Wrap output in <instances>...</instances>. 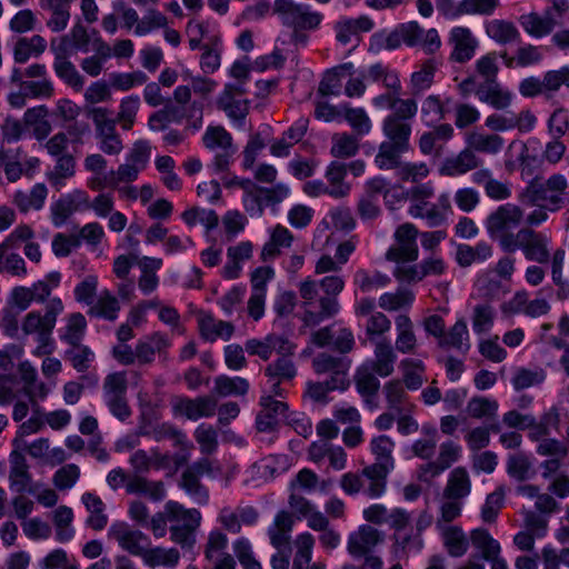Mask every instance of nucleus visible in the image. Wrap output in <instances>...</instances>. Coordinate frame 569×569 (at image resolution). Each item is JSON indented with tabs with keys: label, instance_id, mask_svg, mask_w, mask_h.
Returning a JSON list of instances; mask_svg holds the SVG:
<instances>
[{
	"label": "nucleus",
	"instance_id": "obj_21",
	"mask_svg": "<svg viewBox=\"0 0 569 569\" xmlns=\"http://www.w3.org/2000/svg\"><path fill=\"white\" fill-rule=\"evenodd\" d=\"M462 448L452 440L440 445L437 459L422 465L419 468L418 478L422 481H429L445 470L449 469L461 457Z\"/></svg>",
	"mask_w": 569,
	"mask_h": 569
},
{
	"label": "nucleus",
	"instance_id": "obj_42",
	"mask_svg": "<svg viewBox=\"0 0 569 569\" xmlns=\"http://www.w3.org/2000/svg\"><path fill=\"white\" fill-rule=\"evenodd\" d=\"M438 347L445 350L456 349L467 352L470 348V336L466 320L459 319L448 331L445 330Z\"/></svg>",
	"mask_w": 569,
	"mask_h": 569
},
{
	"label": "nucleus",
	"instance_id": "obj_10",
	"mask_svg": "<svg viewBox=\"0 0 569 569\" xmlns=\"http://www.w3.org/2000/svg\"><path fill=\"white\" fill-rule=\"evenodd\" d=\"M368 78L386 90V92L372 99V104L376 108L383 110L386 107H393L400 101H406V99L400 97L402 84L399 72L396 69L378 62L369 67Z\"/></svg>",
	"mask_w": 569,
	"mask_h": 569
},
{
	"label": "nucleus",
	"instance_id": "obj_6",
	"mask_svg": "<svg viewBox=\"0 0 569 569\" xmlns=\"http://www.w3.org/2000/svg\"><path fill=\"white\" fill-rule=\"evenodd\" d=\"M435 188L431 182L412 186L406 192L409 200V213L413 218L423 219L429 227H438L447 220L451 210V201L448 193H441L437 202H432Z\"/></svg>",
	"mask_w": 569,
	"mask_h": 569
},
{
	"label": "nucleus",
	"instance_id": "obj_38",
	"mask_svg": "<svg viewBox=\"0 0 569 569\" xmlns=\"http://www.w3.org/2000/svg\"><path fill=\"white\" fill-rule=\"evenodd\" d=\"M49 190L44 183H36L29 192L18 190L13 193L12 203L21 213L40 210L44 206Z\"/></svg>",
	"mask_w": 569,
	"mask_h": 569
},
{
	"label": "nucleus",
	"instance_id": "obj_49",
	"mask_svg": "<svg viewBox=\"0 0 569 569\" xmlns=\"http://www.w3.org/2000/svg\"><path fill=\"white\" fill-rule=\"evenodd\" d=\"M393 449L395 442L390 437L385 435L373 437L370 441V451L375 457L372 465L391 471L395 468Z\"/></svg>",
	"mask_w": 569,
	"mask_h": 569
},
{
	"label": "nucleus",
	"instance_id": "obj_3",
	"mask_svg": "<svg viewBox=\"0 0 569 569\" xmlns=\"http://www.w3.org/2000/svg\"><path fill=\"white\" fill-rule=\"evenodd\" d=\"M64 309L60 298H51L44 308V313L38 310L29 311L23 316L20 322V329L23 336H34L37 347L32 351L36 357L49 356L54 350L52 332L57 323L58 316Z\"/></svg>",
	"mask_w": 569,
	"mask_h": 569
},
{
	"label": "nucleus",
	"instance_id": "obj_4",
	"mask_svg": "<svg viewBox=\"0 0 569 569\" xmlns=\"http://www.w3.org/2000/svg\"><path fill=\"white\" fill-rule=\"evenodd\" d=\"M496 51L480 56L475 64V73L483 81L479 83L477 98L496 110H505L511 106L512 93L498 81L500 66Z\"/></svg>",
	"mask_w": 569,
	"mask_h": 569
},
{
	"label": "nucleus",
	"instance_id": "obj_39",
	"mask_svg": "<svg viewBox=\"0 0 569 569\" xmlns=\"http://www.w3.org/2000/svg\"><path fill=\"white\" fill-rule=\"evenodd\" d=\"M295 240L293 233L284 226L277 224L264 243L260 257L262 261L273 260L280 256L282 249H289Z\"/></svg>",
	"mask_w": 569,
	"mask_h": 569
},
{
	"label": "nucleus",
	"instance_id": "obj_56",
	"mask_svg": "<svg viewBox=\"0 0 569 569\" xmlns=\"http://www.w3.org/2000/svg\"><path fill=\"white\" fill-rule=\"evenodd\" d=\"M126 489L128 493H143L153 501H161L166 497V487L162 481H150L139 476L129 479Z\"/></svg>",
	"mask_w": 569,
	"mask_h": 569
},
{
	"label": "nucleus",
	"instance_id": "obj_24",
	"mask_svg": "<svg viewBox=\"0 0 569 569\" xmlns=\"http://www.w3.org/2000/svg\"><path fill=\"white\" fill-rule=\"evenodd\" d=\"M449 44L452 47L450 61L456 63H466L475 56L479 47V41L467 27H455L450 30Z\"/></svg>",
	"mask_w": 569,
	"mask_h": 569
},
{
	"label": "nucleus",
	"instance_id": "obj_11",
	"mask_svg": "<svg viewBox=\"0 0 569 569\" xmlns=\"http://www.w3.org/2000/svg\"><path fill=\"white\" fill-rule=\"evenodd\" d=\"M521 250L525 258L538 263H547L550 260L549 238L547 234L530 227H522L510 239V246L505 252L513 253Z\"/></svg>",
	"mask_w": 569,
	"mask_h": 569
},
{
	"label": "nucleus",
	"instance_id": "obj_60",
	"mask_svg": "<svg viewBox=\"0 0 569 569\" xmlns=\"http://www.w3.org/2000/svg\"><path fill=\"white\" fill-rule=\"evenodd\" d=\"M470 542L477 549L483 560L493 555L501 553V546L485 528H476L470 531Z\"/></svg>",
	"mask_w": 569,
	"mask_h": 569
},
{
	"label": "nucleus",
	"instance_id": "obj_17",
	"mask_svg": "<svg viewBox=\"0 0 569 569\" xmlns=\"http://www.w3.org/2000/svg\"><path fill=\"white\" fill-rule=\"evenodd\" d=\"M386 535L373 523L360 525L347 538V551L353 558H361L383 545Z\"/></svg>",
	"mask_w": 569,
	"mask_h": 569
},
{
	"label": "nucleus",
	"instance_id": "obj_18",
	"mask_svg": "<svg viewBox=\"0 0 569 569\" xmlns=\"http://www.w3.org/2000/svg\"><path fill=\"white\" fill-rule=\"evenodd\" d=\"M401 156L397 154V157L393 156L375 163L380 170H395L396 177L402 182L421 184L420 181L430 176L429 164L423 161H403Z\"/></svg>",
	"mask_w": 569,
	"mask_h": 569
},
{
	"label": "nucleus",
	"instance_id": "obj_48",
	"mask_svg": "<svg viewBox=\"0 0 569 569\" xmlns=\"http://www.w3.org/2000/svg\"><path fill=\"white\" fill-rule=\"evenodd\" d=\"M486 34L499 44L517 42L520 39V32L512 21L503 19H493L485 26Z\"/></svg>",
	"mask_w": 569,
	"mask_h": 569
},
{
	"label": "nucleus",
	"instance_id": "obj_53",
	"mask_svg": "<svg viewBox=\"0 0 569 569\" xmlns=\"http://www.w3.org/2000/svg\"><path fill=\"white\" fill-rule=\"evenodd\" d=\"M493 254L492 246L487 242H479L475 247L460 244L457 248L456 259L460 267H469L475 262H483Z\"/></svg>",
	"mask_w": 569,
	"mask_h": 569
},
{
	"label": "nucleus",
	"instance_id": "obj_41",
	"mask_svg": "<svg viewBox=\"0 0 569 569\" xmlns=\"http://www.w3.org/2000/svg\"><path fill=\"white\" fill-rule=\"evenodd\" d=\"M520 26L522 29L533 38H542L552 32L557 26V20L550 16V10L540 16L538 12H529L520 16Z\"/></svg>",
	"mask_w": 569,
	"mask_h": 569
},
{
	"label": "nucleus",
	"instance_id": "obj_32",
	"mask_svg": "<svg viewBox=\"0 0 569 569\" xmlns=\"http://www.w3.org/2000/svg\"><path fill=\"white\" fill-rule=\"evenodd\" d=\"M373 28V22L366 16L356 19H341L335 24L336 39L341 44H349L359 41L362 32H368Z\"/></svg>",
	"mask_w": 569,
	"mask_h": 569
},
{
	"label": "nucleus",
	"instance_id": "obj_12",
	"mask_svg": "<svg viewBox=\"0 0 569 569\" xmlns=\"http://www.w3.org/2000/svg\"><path fill=\"white\" fill-rule=\"evenodd\" d=\"M128 385L126 371L108 373L102 383L103 397L108 408L114 417L122 421L131 415L127 398Z\"/></svg>",
	"mask_w": 569,
	"mask_h": 569
},
{
	"label": "nucleus",
	"instance_id": "obj_5",
	"mask_svg": "<svg viewBox=\"0 0 569 569\" xmlns=\"http://www.w3.org/2000/svg\"><path fill=\"white\" fill-rule=\"evenodd\" d=\"M519 201L527 206L543 204L550 212L569 204V181L565 174L553 173L546 180L532 179L519 193Z\"/></svg>",
	"mask_w": 569,
	"mask_h": 569
},
{
	"label": "nucleus",
	"instance_id": "obj_36",
	"mask_svg": "<svg viewBox=\"0 0 569 569\" xmlns=\"http://www.w3.org/2000/svg\"><path fill=\"white\" fill-rule=\"evenodd\" d=\"M198 327L200 336L210 342H214L218 339L228 340L234 331L231 322L216 319L209 313H200L198 316Z\"/></svg>",
	"mask_w": 569,
	"mask_h": 569
},
{
	"label": "nucleus",
	"instance_id": "obj_27",
	"mask_svg": "<svg viewBox=\"0 0 569 569\" xmlns=\"http://www.w3.org/2000/svg\"><path fill=\"white\" fill-rule=\"evenodd\" d=\"M244 89L240 84H226L217 100L219 109L223 110L233 120H242L248 114L246 100L240 99Z\"/></svg>",
	"mask_w": 569,
	"mask_h": 569
},
{
	"label": "nucleus",
	"instance_id": "obj_29",
	"mask_svg": "<svg viewBox=\"0 0 569 569\" xmlns=\"http://www.w3.org/2000/svg\"><path fill=\"white\" fill-rule=\"evenodd\" d=\"M170 341L166 335L153 332L140 339L134 347L136 362L140 366L150 365L154 361L156 355L166 353Z\"/></svg>",
	"mask_w": 569,
	"mask_h": 569
},
{
	"label": "nucleus",
	"instance_id": "obj_33",
	"mask_svg": "<svg viewBox=\"0 0 569 569\" xmlns=\"http://www.w3.org/2000/svg\"><path fill=\"white\" fill-rule=\"evenodd\" d=\"M293 525L295 519L291 512L287 510H280L277 512L273 523L268 529V537L273 548H290Z\"/></svg>",
	"mask_w": 569,
	"mask_h": 569
},
{
	"label": "nucleus",
	"instance_id": "obj_40",
	"mask_svg": "<svg viewBox=\"0 0 569 569\" xmlns=\"http://www.w3.org/2000/svg\"><path fill=\"white\" fill-rule=\"evenodd\" d=\"M397 338L396 349L403 355H413L418 349V339L413 322L407 315H398L395 319Z\"/></svg>",
	"mask_w": 569,
	"mask_h": 569
},
{
	"label": "nucleus",
	"instance_id": "obj_61",
	"mask_svg": "<svg viewBox=\"0 0 569 569\" xmlns=\"http://www.w3.org/2000/svg\"><path fill=\"white\" fill-rule=\"evenodd\" d=\"M415 300L411 290L399 288L393 292H385L378 299L379 307L388 312L408 309Z\"/></svg>",
	"mask_w": 569,
	"mask_h": 569
},
{
	"label": "nucleus",
	"instance_id": "obj_63",
	"mask_svg": "<svg viewBox=\"0 0 569 569\" xmlns=\"http://www.w3.org/2000/svg\"><path fill=\"white\" fill-rule=\"evenodd\" d=\"M499 409L498 401L483 396H475L469 399L466 412L473 419H495Z\"/></svg>",
	"mask_w": 569,
	"mask_h": 569
},
{
	"label": "nucleus",
	"instance_id": "obj_43",
	"mask_svg": "<svg viewBox=\"0 0 569 569\" xmlns=\"http://www.w3.org/2000/svg\"><path fill=\"white\" fill-rule=\"evenodd\" d=\"M180 558L181 555L177 548H163L160 546L153 548L148 546L141 557L144 565L149 568H174L179 563Z\"/></svg>",
	"mask_w": 569,
	"mask_h": 569
},
{
	"label": "nucleus",
	"instance_id": "obj_47",
	"mask_svg": "<svg viewBox=\"0 0 569 569\" xmlns=\"http://www.w3.org/2000/svg\"><path fill=\"white\" fill-rule=\"evenodd\" d=\"M467 144L475 153L498 154L505 146V139L498 133L470 132L467 136Z\"/></svg>",
	"mask_w": 569,
	"mask_h": 569
},
{
	"label": "nucleus",
	"instance_id": "obj_28",
	"mask_svg": "<svg viewBox=\"0 0 569 569\" xmlns=\"http://www.w3.org/2000/svg\"><path fill=\"white\" fill-rule=\"evenodd\" d=\"M481 159L468 146L457 156L446 158L439 168V173L445 177H455L465 174L481 166Z\"/></svg>",
	"mask_w": 569,
	"mask_h": 569
},
{
	"label": "nucleus",
	"instance_id": "obj_59",
	"mask_svg": "<svg viewBox=\"0 0 569 569\" xmlns=\"http://www.w3.org/2000/svg\"><path fill=\"white\" fill-rule=\"evenodd\" d=\"M83 505L90 512L87 523L93 530H102L108 523V516L104 513L106 505L94 493L86 492L81 497Z\"/></svg>",
	"mask_w": 569,
	"mask_h": 569
},
{
	"label": "nucleus",
	"instance_id": "obj_15",
	"mask_svg": "<svg viewBox=\"0 0 569 569\" xmlns=\"http://www.w3.org/2000/svg\"><path fill=\"white\" fill-rule=\"evenodd\" d=\"M419 231L413 223L400 224L395 231L396 244L386 252V259L392 262L416 261L419 257L417 237Z\"/></svg>",
	"mask_w": 569,
	"mask_h": 569
},
{
	"label": "nucleus",
	"instance_id": "obj_13",
	"mask_svg": "<svg viewBox=\"0 0 569 569\" xmlns=\"http://www.w3.org/2000/svg\"><path fill=\"white\" fill-rule=\"evenodd\" d=\"M362 517L366 522L381 526L387 523L392 535L400 533L412 527V513L405 508L388 509L382 503H372L363 509Z\"/></svg>",
	"mask_w": 569,
	"mask_h": 569
},
{
	"label": "nucleus",
	"instance_id": "obj_14",
	"mask_svg": "<svg viewBox=\"0 0 569 569\" xmlns=\"http://www.w3.org/2000/svg\"><path fill=\"white\" fill-rule=\"evenodd\" d=\"M295 353H280L278 358L270 362L263 371L269 391L280 398L286 393L283 385L293 381L298 375V369L292 360Z\"/></svg>",
	"mask_w": 569,
	"mask_h": 569
},
{
	"label": "nucleus",
	"instance_id": "obj_45",
	"mask_svg": "<svg viewBox=\"0 0 569 569\" xmlns=\"http://www.w3.org/2000/svg\"><path fill=\"white\" fill-rule=\"evenodd\" d=\"M405 388L406 387L399 379H393L385 383L382 391L390 411L398 413L403 410L415 409V405L409 401V396Z\"/></svg>",
	"mask_w": 569,
	"mask_h": 569
},
{
	"label": "nucleus",
	"instance_id": "obj_2",
	"mask_svg": "<svg viewBox=\"0 0 569 569\" xmlns=\"http://www.w3.org/2000/svg\"><path fill=\"white\" fill-rule=\"evenodd\" d=\"M502 422L508 428L528 429V439L537 442V453H562V447L550 438L552 430H558L560 426V412L558 408L551 407L537 420L532 415H523L517 410L507 411L502 417Z\"/></svg>",
	"mask_w": 569,
	"mask_h": 569
},
{
	"label": "nucleus",
	"instance_id": "obj_7",
	"mask_svg": "<svg viewBox=\"0 0 569 569\" xmlns=\"http://www.w3.org/2000/svg\"><path fill=\"white\" fill-rule=\"evenodd\" d=\"M319 283L309 277L299 284L303 308L302 320L309 327L319 325L339 310L338 301H333L329 297H319Z\"/></svg>",
	"mask_w": 569,
	"mask_h": 569
},
{
	"label": "nucleus",
	"instance_id": "obj_64",
	"mask_svg": "<svg viewBox=\"0 0 569 569\" xmlns=\"http://www.w3.org/2000/svg\"><path fill=\"white\" fill-rule=\"evenodd\" d=\"M249 390V382L242 377L218 376L214 379L213 391L220 397L244 396Z\"/></svg>",
	"mask_w": 569,
	"mask_h": 569
},
{
	"label": "nucleus",
	"instance_id": "obj_37",
	"mask_svg": "<svg viewBox=\"0 0 569 569\" xmlns=\"http://www.w3.org/2000/svg\"><path fill=\"white\" fill-rule=\"evenodd\" d=\"M442 545L447 553L452 558H461L469 550L470 536L468 537L459 526H443L438 528Z\"/></svg>",
	"mask_w": 569,
	"mask_h": 569
},
{
	"label": "nucleus",
	"instance_id": "obj_51",
	"mask_svg": "<svg viewBox=\"0 0 569 569\" xmlns=\"http://www.w3.org/2000/svg\"><path fill=\"white\" fill-rule=\"evenodd\" d=\"M437 69V61L428 59L419 66L417 71L411 73L409 86L413 97L420 96L423 91L431 88Z\"/></svg>",
	"mask_w": 569,
	"mask_h": 569
},
{
	"label": "nucleus",
	"instance_id": "obj_31",
	"mask_svg": "<svg viewBox=\"0 0 569 569\" xmlns=\"http://www.w3.org/2000/svg\"><path fill=\"white\" fill-rule=\"evenodd\" d=\"M73 0H39L41 10L49 13L47 28L52 32L63 31L70 21V3Z\"/></svg>",
	"mask_w": 569,
	"mask_h": 569
},
{
	"label": "nucleus",
	"instance_id": "obj_58",
	"mask_svg": "<svg viewBox=\"0 0 569 569\" xmlns=\"http://www.w3.org/2000/svg\"><path fill=\"white\" fill-rule=\"evenodd\" d=\"M389 472L390 470L373 465H368L361 470V476L369 481L365 490L368 497L378 499L385 493Z\"/></svg>",
	"mask_w": 569,
	"mask_h": 569
},
{
	"label": "nucleus",
	"instance_id": "obj_57",
	"mask_svg": "<svg viewBox=\"0 0 569 569\" xmlns=\"http://www.w3.org/2000/svg\"><path fill=\"white\" fill-rule=\"evenodd\" d=\"M120 309L121 306L118 298L109 290H103L92 303L89 313L109 321H114L118 318Z\"/></svg>",
	"mask_w": 569,
	"mask_h": 569
},
{
	"label": "nucleus",
	"instance_id": "obj_8",
	"mask_svg": "<svg viewBox=\"0 0 569 569\" xmlns=\"http://www.w3.org/2000/svg\"><path fill=\"white\" fill-rule=\"evenodd\" d=\"M525 219V211L513 203L499 206L486 220V229L489 236L497 240L505 252L510 246V239H515L512 229L519 227Z\"/></svg>",
	"mask_w": 569,
	"mask_h": 569
},
{
	"label": "nucleus",
	"instance_id": "obj_62",
	"mask_svg": "<svg viewBox=\"0 0 569 569\" xmlns=\"http://www.w3.org/2000/svg\"><path fill=\"white\" fill-rule=\"evenodd\" d=\"M403 386L409 390H418L425 382V363L421 360L406 358L400 362Z\"/></svg>",
	"mask_w": 569,
	"mask_h": 569
},
{
	"label": "nucleus",
	"instance_id": "obj_34",
	"mask_svg": "<svg viewBox=\"0 0 569 569\" xmlns=\"http://www.w3.org/2000/svg\"><path fill=\"white\" fill-rule=\"evenodd\" d=\"M472 489L470 473L466 467L453 468L447 478L442 490V498L466 499Z\"/></svg>",
	"mask_w": 569,
	"mask_h": 569
},
{
	"label": "nucleus",
	"instance_id": "obj_44",
	"mask_svg": "<svg viewBox=\"0 0 569 569\" xmlns=\"http://www.w3.org/2000/svg\"><path fill=\"white\" fill-rule=\"evenodd\" d=\"M47 50V41L40 34L19 38L13 47V59L17 63H26L31 57H39Z\"/></svg>",
	"mask_w": 569,
	"mask_h": 569
},
{
	"label": "nucleus",
	"instance_id": "obj_19",
	"mask_svg": "<svg viewBox=\"0 0 569 569\" xmlns=\"http://www.w3.org/2000/svg\"><path fill=\"white\" fill-rule=\"evenodd\" d=\"M312 368L318 375H329L327 380L333 387L338 386L341 390H346L350 385L348 378L350 361L346 358L321 352L312 359Z\"/></svg>",
	"mask_w": 569,
	"mask_h": 569
},
{
	"label": "nucleus",
	"instance_id": "obj_16",
	"mask_svg": "<svg viewBox=\"0 0 569 569\" xmlns=\"http://www.w3.org/2000/svg\"><path fill=\"white\" fill-rule=\"evenodd\" d=\"M108 538L134 557H142L146 548L151 545L150 538L139 529L123 521L114 522L108 530Z\"/></svg>",
	"mask_w": 569,
	"mask_h": 569
},
{
	"label": "nucleus",
	"instance_id": "obj_55",
	"mask_svg": "<svg viewBox=\"0 0 569 569\" xmlns=\"http://www.w3.org/2000/svg\"><path fill=\"white\" fill-rule=\"evenodd\" d=\"M347 166L333 161L327 168L326 180L330 190V196L333 198H343L350 191V184L346 182Z\"/></svg>",
	"mask_w": 569,
	"mask_h": 569
},
{
	"label": "nucleus",
	"instance_id": "obj_52",
	"mask_svg": "<svg viewBox=\"0 0 569 569\" xmlns=\"http://www.w3.org/2000/svg\"><path fill=\"white\" fill-rule=\"evenodd\" d=\"M547 372L539 366L519 367L515 370L511 385L516 391L540 386L545 382Z\"/></svg>",
	"mask_w": 569,
	"mask_h": 569
},
{
	"label": "nucleus",
	"instance_id": "obj_26",
	"mask_svg": "<svg viewBox=\"0 0 569 569\" xmlns=\"http://www.w3.org/2000/svg\"><path fill=\"white\" fill-rule=\"evenodd\" d=\"M315 537L306 531L296 536L293 540L292 569H326L325 561H313Z\"/></svg>",
	"mask_w": 569,
	"mask_h": 569
},
{
	"label": "nucleus",
	"instance_id": "obj_30",
	"mask_svg": "<svg viewBox=\"0 0 569 569\" xmlns=\"http://www.w3.org/2000/svg\"><path fill=\"white\" fill-rule=\"evenodd\" d=\"M396 361L397 355L392 346L388 340L381 339L375 343L373 359L365 363V366L370 368L377 376L386 378L393 373Z\"/></svg>",
	"mask_w": 569,
	"mask_h": 569
},
{
	"label": "nucleus",
	"instance_id": "obj_35",
	"mask_svg": "<svg viewBox=\"0 0 569 569\" xmlns=\"http://www.w3.org/2000/svg\"><path fill=\"white\" fill-rule=\"evenodd\" d=\"M92 50L94 54L82 59L81 69L90 77H98L102 69L103 63L111 58V47L100 37L96 29H92Z\"/></svg>",
	"mask_w": 569,
	"mask_h": 569
},
{
	"label": "nucleus",
	"instance_id": "obj_9",
	"mask_svg": "<svg viewBox=\"0 0 569 569\" xmlns=\"http://www.w3.org/2000/svg\"><path fill=\"white\" fill-rule=\"evenodd\" d=\"M169 515L171 526L170 539L181 548L191 549L196 543V531L201 523V513L198 509H187L181 503L170 500Z\"/></svg>",
	"mask_w": 569,
	"mask_h": 569
},
{
	"label": "nucleus",
	"instance_id": "obj_54",
	"mask_svg": "<svg viewBox=\"0 0 569 569\" xmlns=\"http://www.w3.org/2000/svg\"><path fill=\"white\" fill-rule=\"evenodd\" d=\"M161 266L162 260L158 258L143 257L139 261L141 276L138 279V287L144 295H149L157 289L159 284L157 271Z\"/></svg>",
	"mask_w": 569,
	"mask_h": 569
},
{
	"label": "nucleus",
	"instance_id": "obj_1",
	"mask_svg": "<svg viewBox=\"0 0 569 569\" xmlns=\"http://www.w3.org/2000/svg\"><path fill=\"white\" fill-rule=\"evenodd\" d=\"M386 109L391 110L381 126L386 140L379 144L375 162L409 151L412 133L411 120L418 112V103L415 98H406V101H400L393 107H386Z\"/></svg>",
	"mask_w": 569,
	"mask_h": 569
},
{
	"label": "nucleus",
	"instance_id": "obj_25",
	"mask_svg": "<svg viewBox=\"0 0 569 569\" xmlns=\"http://www.w3.org/2000/svg\"><path fill=\"white\" fill-rule=\"evenodd\" d=\"M217 400L210 396L190 398H176L172 402L174 415L183 416L189 420H198L214 415Z\"/></svg>",
	"mask_w": 569,
	"mask_h": 569
},
{
	"label": "nucleus",
	"instance_id": "obj_23",
	"mask_svg": "<svg viewBox=\"0 0 569 569\" xmlns=\"http://www.w3.org/2000/svg\"><path fill=\"white\" fill-rule=\"evenodd\" d=\"M246 351L267 361L272 353H295L296 346L284 336L270 333L263 339H249L244 343Z\"/></svg>",
	"mask_w": 569,
	"mask_h": 569
},
{
	"label": "nucleus",
	"instance_id": "obj_50",
	"mask_svg": "<svg viewBox=\"0 0 569 569\" xmlns=\"http://www.w3.org/2000/svg\"><path fill=\"white\" fill-rule=\"evenodd\" d=\"M49 110L46 106L28 109L23 114V122L32 129L34 138L39 141L46 139L51 130V123L47 119Z\"/></svg>",
	"mask_w": 569,
	"mask_h": 569
},
{
	"label": "nucleus",
	"instance_id": "obj_46",
	"mask_svg": "<svg viewBox=\"0 0 569 569\" xmlns=\"http://www.w3.org/2000/svg\"><path fill=\"white\" fill-rule=\"evenodd\" d=\"M76 173V159L70 153H64L57 158L56 164L46 173L49 183L60 190L66 186V180L72 178Z\"/></svg>",
	"mask_w": 569,
	"mask_h": 569
},
{
	"label": "nucleus",
	"instance_id": "obj_20",
	"mask_svg": "<svg viewBox=\"0 0 569 569\" xmlns=\"http://www.w3.org/2000/svg\"><path fill=\"white\" fill-rule=\"evenodd\" d=\"M13 450L9 455L10 470H9V483L10 487L19 492L23 493L30 490L32 481L31 473L29 472V465L24 455L22 453L23 440L20 438H13L12 440Z\"/></svg>",
	"mask_w": 569,
	"mask_h": 569
},
{
	"label": "nucleus",
	"instance_id": "obj_22",
	"mask_svg": "<svg viewBox=\"0 0 569 569\" xmlns=\"http://www.w3.org/2000/svg\"><path fill=\"white\" fill-rule=\"evenodd\" d=\"M68 37H63L56 46L51 42V50L54 56L53 69L56 74L76 91H81L84 86V78L79 73L76 66L68 58Z\"/></svg>",
	"mask_w": 569,
	"mask_h": 569
}]
</instances>
